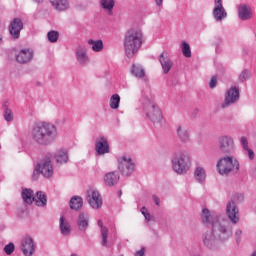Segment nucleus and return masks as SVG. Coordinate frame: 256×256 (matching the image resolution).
<instances>
[{"mask_svg": "<svg viewBox=\"0 0 256 256\" xmlns=\"http://www.w3.org/2000/svg\"><path fill=\"white\" fill-rule=\"evenodd\" d=\"M153 201H154L155 205L159 206V204H160L159 197L153 196Z\"/></svg>", "mask_w": 256, "mask_h": 256, "instance_id": "8fccbe9b", "label": "nucleus"}, {"mask_svg": "<svg viewBox=\"0 0 256 256\" xmlns=\"http://www.w3.org/2000/svg\"><path fill=\"white\" fill-rule=\"evenodd\" d=\"M21 251L25 256H32L35 253V243L30 236H26L22 239Z\"/></svg>", "mask_w": 256, "mask_h": 256, "instance_id": "2eb2a0df", "label": "nucleus"}, {"mask_svg": "<svg viewBox=\"0 0 256 256\" xmlns=\"http://www.w3.org/2000/svg\"><path fill=\"white\" fill-rule=\"evenodd\" d=\"M251 256H256V251H254V252L251 254Z\"/></svg>", "mask_w": 256, "mask_h": 256, "instance_id": "13d9d810", "label": "nucleus"}, {"mask_svg": "<svg viewBox=\"0 0 256 256\" xmlns=\"http://www.w3.org/2000/svg\"><path fill=\"white\" fill-rule=\"evenodd\" d=\"M95 151L97 155H105L110 153L109 141L105 138V136H101L95 141Z\"/></svg>", "mask_w": 256, "mask_h": 256, "instance_id": "f3484780", "label": "nucleus"}, {"mask_svg": "<svg viewBox=\"0 0 256 256\" xmlns=\"http://www.w3.org/2000/svg\"><path fill=\"white\" fill-rule=\"evenodd\" d=\"M98 227L101 228V237H102V242L101 245L102 247H107V239L109 237V229L107 227L103 226V221L98 220Z\"/></svg>", "mask_w": 256, "mask_h": 256, "instance_id": "cd10ccee", "label": "nucleus"}, {"mask_svg": "<svg viewBox=\"0 0 256 256\" xmlns=\"http://www.w3.org/2000/svg\"><path fill=\"white\" fill-rule=\"evenodd\" d=\"M239 101V88L236 86H232L229 90H227L225 94L224 103L221 105L222 109H227V107H231V105H235Z\"/></svg>", "mask_w": 256, "mask_h": 256, "instance_id": "9d476101", "label": "nucleus"}, {"mask_svg": "<svg viewBox=\"0 0 256 256\" xmlns=\"http://www.w3.org/2000/svg\"><path fill=\"white\" fill-rule=\"evenodd\" d=\"M216 169L219 175L227 177L232 171H239V161L231 155H226L217 161Z\"/></svg>", "mask_w": 256, "mask_h": 256, "instance_id": "39448f33", "label": "nucleus"}, {"mask_svg": "<svg viewBox=\"0 0 256 256\" xmlns=\"http://www.w3.org/2000/svg\"><path fill=\"white\" fill-rule=\"evenodd\" d=\"M8 31L12 39H19L21 31H23V21L20 18H14L8 26Z\"/></svg>", "mask_w": 256, "mask_h": 256, "instance_id": "ddd939ff", "label": "nucleus"}, {"mask_svg": "<svg viewBox=\"0 0 256 256\" xmlns=\"http://www.w3.org/2000/svg\"><path fill=\"white\" fill-rule=\"evenodd\" d=\"M36 166H40V173L43 177L49 178L53 176V165L51 164V158H46Z\"/></svg>", "mask_w": 256, "mask_h": 256, "instance_id": "a211bd4d", "label": "nucleus"}, {"mask_svg": "<svg viewBox=\"0 0 256 256\" xmlns=\"http://www.w3.org/2000/svg\"><path fill=\"white\" fill-rule=\"evenodd\" d=\"M245 199V196H243V194H235L234 196V201H237L238 203H243Z\"/></svg>", "mask_w": 256, "mask_h": 256, "instance_id": "a18cd8bd", "label": "nucleus"}, {"mask_svg": "<svg viewBox=\"0 0 256 256\" xmlns=\"http://www.w3.org/2000/svg\"><path fill=\"white\" fill-rule=\"evenodd\" d=\"M156 7L159 8V10L163 9V0H154Z\"/></svg>", "mask_w": 256, "mask_h": 256, "instance_id": "de8ad7c7", "label": "nucleus"}, {"mask_svg": "<svg viewBox=\"0 0 256 256\" xmlns=\"http://www.w3.org/2000/svg\"><path fill=\"white\" fill-rule=\"evenodd\" d=\"M226 217H228V222L233 227V225H237L240 220L239 215V207H237V204L235 203V200H230L226 204Z\"/></svg>", "mask_w": 256, "mask_h": 256, "instance_id": "1a4fd4ad", "label": "nucleus"}, {"mask_svg": "<svg viewBox=\"0 0 256 256\" xmlns=\"http://www.w3.org/2000/svg\"><path fill=\"white\" fill-rule=\"evenodd\" d=\"M89 213L80 212L78 214L77 226L81 233H85L89 229Z\"/></svg>", "mask_w": 256, "mask_h": 256, "instance_id": "4be33fe9", "label": "nucleus"}, {"mask_svg": "<svg viewBox=\"0 0 256 256\" xmlns=\"http://www.w3.org/2000/svg\"><path fill=\"white\" fill-rule=\"evenodd\" d=\"M172 169L177 175H186L191 169V155L189 152L176 151L171 158Z\"/></svg>", "mask_w": 256, "mask_h": 256, "instance_id": "20e7f679", "label": "nucleus"}, {"mask_svg": "<svg viewBox=\"0 0 256 256\" xmlns=\"http://www.w3.org/2000/svg\"><path fill=\"white\" fill-rule=\"evenodd\" d=\"M176 135L181 143H189L191 141V132L185 125L177 126Z\"/></svg>", "mask_w": 256, "mask_h": 256, "instance_id": "412c9836", "label": "nucleus"}, {"mask_svg": "<svg viewBox=\"0 0 256 256\" xmlns=\"http://www.w3.org/2000/svg\"><path fill=\"white\" fill-rule=\"evenodd\" d=\"M241 146L243 147L244 151L246 149H249V141L247 140V137L242 136L240 139Z\"/></svg>", "mask_w": 256, "mask_h": 256, "instance_id": "37998d69", "label": "nucleus"}, {"mask_svg": "<svg viewBox=\"0 0 256 256\" xmlns=\"http://www.w3.org/2000/svg\"><path fill=\"white\" fill-rule=\"evenodd\" d=\"M4 107V119L8 123H11L13 121V111L7 107V102L3 104Z\"/></svg>", "mask_w": 256, "mask_h": 256, "instance_id": "c9c22d12", "label": "nucleus"}, {"mask_svg": "<svg viewBox=\"0 0 256 256\" xmlns=\"http://www.w3.org/2000/svg\"><path fill=\"white\" fill-rule=\"evenodd\" d=\"M213 18L218 23H221L223 19H227V10L223 7V0H214V9L212 11Z\"/></svg>", "mask_w": 256, "mask_h": 256, "instance_id": "f8f14e48", "label": "nucleus"}, {"mask_svg": "<svg viewBox=\"0 0 256 256\" xmlns=\"http://www.w3.org/2000/svg\"><path fill=\"white\" fill-rule=\"evenodd\" d=\"M87 202L92 209H101L103 205V198L99 191L90 189L87 191Z\"/></svg>", "mask_w": 256, "mask_h": 256, "instance_id": "9b49d317", "label": "nucleus"}, {"mask_svg": "<svg viewBox=\"0 0 256 256\" xmlns=\"http://www.w3.org/2000/svg\"><path fill=\"white\" fill-rule=\"evenodd\" d=\"M121 256H123V255H121Z\"/></svg>", "mask_w": 256, "mask_h": 256, "instance_id": "052dcab7", "label": "nucleus"}, {"mask_svg": "<svg viewBox=\"0 0 256 256\" xmlns=\"http://www.w3.org/2000/svg\"><path fill=\"white\" fill-rule=\"evenodd\" d=\"M144 218L146 221H151V213L147 212L145 215H144Z\"/></svg>", "mask_w": 256, "mask_h": 256, "instance_id": "3c124183", "label": "nucleus"}, {"mask_svg": "<svg viewBox=\"0 0 256 256\" xmlns=\"http://www.w3.org/2000/svg\"><path fill=\"white\" fill-rule=\"evenodd\" d=\"M34 3H43L44 0H33Z\"/></svg>", "mask_w": 256, "mask_h": 256, "instance_id": "5fc2aeb1", "label": "nucleus"}, {"mask_svg": "<svg viewBox=\"0 0 256 256\" xmlns=\"http://www.w3.org/2000/svg\"><path fill=\"white\" fill-rule=\"evenodd\" d=\"M118 169L123 177H131L135 173V163L131 157L122 156L118 158Z\"/></svg>", "mask_w": 256, "mask_h": 256, "instance_id": "6e6552de", "label": "nucleus"}, {"mask_svg": "<svg viewBox=\"0 0 256 256\" xmlns=\"http://www.w3.org/2000/svg\"><path fill=\"white\" fill-rule=\"evenodd\" d=\"M120 178L121 177L119 176V172L117 171L108 172L104 176V183L108 187H115V185L119 183Z\"/></svg>", "mask_w": 256, "mask_h": 256, "instance_id": "5701e85b", "label": "nucleus"}, {"mask_svg": "<svg viewBox=\"0 0 256 256\" xmlns=\"http://www.w3.org/2000/svg\"><path fill=\"white\" fill-rule=\"evenodd\" d=\"M238 17L241 21H249L253 19V9L247 4H240L238 6Z\"/></svg>", "mask_w": 256, "mask_h": 256, "instance_id": "6ab92c4d", "label": "nucleus"}, {"mask_svg": "<svg viewBox=\"0 0 256 256\" xmlns=\"http://www.w3.org/2000/svg\"><path fill=\"white\" fill-rule=\"evenodd\" d=\"M192 256H201V254H199V253H194V254H192Z\"/></svg>", "mask_w": 256, "mask_h": 256, "instance_id": "6e6d98bb", "label": "nucleus"}, {"mask_svg": "<svg viewBox=\"0 0 256 256\" xmlns=\"http://www.w3.org/2000/svg\"><path fill=\"white\" fill-rule=\"evenodd\" d=\"M55 159L57 163H67L69 161V155L65 151H59L55 154Z\"/></svg>", "mask_w": 256, "mask_h": 256, "instance_id": "72a5a7b5", "label": "nucleus"}, {"mask_svg": "<svg viewBox=\"0 0 256 256\" xmlns=\"http://www.w3.org/2000/svg\"><path fill=\"white\" fill-rule=\"evenodd\" d=\"M14 251H15V244H13L12 242L8 243L4 247V253H6V255H13Z\"/></svg>", "mask_w": 256, "mask_h": 256, "instance_id": "a19ab883", "label": "nucleus"}, {"mask_svg": "<svg viewBox=\"0 0 256 256\" xmlns=\"http://www.w3.org/2000/svg\"><path fill=\"white\" fill-rule=\"evenodd\" d=\"M122 193H123V192L120 190V191L118 192V195L121 197Z\"/></svg>", "mask_w": 256, "mask_h": 256, "instance_id": "4d7b16f0", "label": "nucleus"}, {"mask_svg": "<svg viewBox=\"0 0 256 256\" xmlns=\"http://www.w3.org/2000/svg\"><path fill=\"white\" fill-rule=\"evenodd\" d=\"M210 89H215L217 87V76H213L209 83Z\"/></svg>", "mask_w": 256, "mask_h": 256, "instance_id": "c03bdc74", "label": "nucleus"}, {"mask_svg": "<svg viewBox=\"0 0 256 256\" xmlns=\"http://www.w3.org/2000/svg\"><path fill=\"white\" fill-rule=\"evenodd\" d=\"M47 39L50 43H57L59 40V32L55 30H51L47 33Z\"/></svg>", "mask_w": 256, "mask_h": 256, "instance_id": "e433bc0d", "label": "nucleus"}, {"mask_svg": "<svg viewBox=\"0 0 256 256\" xmlns=\"http://www.w3.org/2000/svg\"><path fill=\"white\" fill-rule=\"evenodd\" d=\"M140 211H141L142 215H144V216L147 215V213H148L147 208L145 206H143Z\"/></svg>", "mask_w": 256, "mask_h": 256, "instance_id": "603ef678", "label": "nucleus"}, {"mask_svg": "<svg viewBox=\"0 0 256 256\" xmlns=\"http://www.w3.org/2000/svg\"><path fill=\"white\" fill-rule=\"evenodd\" d=\"M88 45H92V51L94 53H101L103 51V40H88Z\"/></svg>", "mask_w": 256, "mask_h": 256, "instance_id": "2f4dec72", "label": "nucleus"}, {"mask_svg": "<svg viewBox=\"0 0 256 256\" xmlns=\"http://www.w3.org/2000/svg\"><path fill=\"white\" fill-rule=\"evenodd\" d=\"M50 3L56 11H67L69 9V1L67 0H50Z\"/></svg>", "mask_w": 256, "mask_h": 256, "instance_id": "393cba45", "label": "nucleus"}, {"mask_svg": "<svg viewBox=\"0 0 256 256\" xmlns=\"http://www.w3.org/2000/svg\"><path fill=\"white\" fill-rule=\"evenodd\" d=\"M36 205L37 207H45L47 205V195L43 191L36 193Z\"/></svg>", "mask_w": 256, "mask_h": 256, "instance_id": "473e14b6", "label": "nucleus"}, {"mask_svg": "<svg viewBox=\"0 0 256 256\" xmlns=\"http://www.w3.org/2000/svg\"><path fill=\"white\" fill-rule=\"evenodd\" d=\"M59 227L62 235H64L65 237L71 235V225L63 216L60 217Z\"/></svg>", "mask_w": 256, "mask_h": 256, "instance_id": "a878e982", "label": "nucleus"}, {"mask_svg": "<svg viewBox=\"0 0 256 256\" xmlns=\"http://www.w3.org/2000/svg\"><path fill=\"white\" fill-rule=\"evenodd\" d=\"M39 175H41V166H35L32 174V180L37 181V179H39Z\"/></svg>", "mask_w": 256, "mask_h": 256, "instance_id": "79ce46f5", "label": "nucleus"}, {"mask_svg": "<svg viewBox=\"0 0 256 256\" xmlns=\"http://www.w3.org/2000/svg\"><path fill=\"white\" fill-rule=\"evenodd\" d=\"M120 103H121V96H119V94H114L110 97L111 109H119Z\"/></svg>", "mask_w": 256, "mask_h": 256, "instance_id": "f704fd0d", "label": "nucleus"}, {"mask_svg": "<svg viewBox=\"0 0 256 256\" xmlns=\"http://www.w3.org/2000/svg\"><path fill=\"white\" fill-rule=\"evenodd\" d=\"M124 51L128 59H133L143 45V32L139 29H130L123 40Z\"/></svg>", "mask_w": 256, "mask_h": 256, "instance_id": "7ed1b4c3", "label": "nucleus"}, {"mask_svg": "<svg viewBox=\"0 0 256 256\" xmlns=\"http://www.w3.org/2000/svg\"><path fill=\"white\" fill-rule=\"evenodd\" d=\"M3 44V34H0V45Z\"/></svg>", "mask_w": 256, "mask_h": 256, "instance_id": "864d4df0", "label": "nucleus"}, {"mask_svg": "<svg viewBox=\"0 0 256 256\" xmlns=\"http://www.w3.org/2000/svg\"><path fill=\"white\" fill-rule=\"evenodd\" d=\"M71 256H79V255H77V254H71Z\"/></svg>", "mask_w": 256, "mask_h": 256, "instance_id": "bf43d9fd", "label": "nucleus"}, {"mask_svg": "<svg viewBox=\"0 0 256 256\" xmlns=\"http://www.w3.org/2000/svg\"><path fill=\"white\" fill-rule=\"evenodd\" d=\"M144 111L146 117L155 125L156 127H161L163 125V112L155 102L149 100L144 106Z\"/></svg>", "mask_w": 256, "mask_h": 256, "instance_id": "423d86ee", "label": "nucleus"}, {"mask_svg": "<svg viewBox=\"0 0 256 256\" xmlns=\"http://www.w3.org/2000/svg\"><path fill=\"white\" fill-rule=\"evenodd\" d=\"M76 61L82 67H85L89 63V55H87V47L78 46L75 50Z\"/></svg>", "mask_w": 256, "mask_h": 256, "instance_id": "dca6fc26", "label": "nucleus"}, {"mask_svg": "<svg viewBox=\"0 0 256 256\" xmlns=\"http://www.w3.org/2000/svg\"><path fill=\"white\" fill-rule=\"evenodd\" d=\"M34 56L35 52L33 49L25 48L16 54V61L17 63H20V65H27V63H31L33 61Z\"/></svg>", "mask_w": 256, "mask_h": 256, "instance_id": "4468645a", "label": "nucleus"}, {"mask_svg": "<svg viewBox=\"0 0 256 256\" xmlns=\"http://www.w3.org/2000/svg\"><path fill=\"white\" fill-rule=\"evenodd\" d=\"M100 5L108 15H113V7H115V0H100Z\"/></svg>", "mask_w": 256, "mask_h": 256, "instance_id": "c756f323", "label": "nucleus"}, {"mask_svg": "<svg viewBox=\"0 0 256 256\" xmlns=\"http://www.w3.org/2000/svg\"><path fill=\"white\" fill-rule=\"evenodd\" d=\"M83 207V198L80 196H73L70 199V209L73 211H79Z\"/></svg>", "mask_w": 256, "mask_h": 256, "instance_id": "bb28decb", "label": "nucleus"}, {"mask_svg": "<svg viewBox=\"0 0 256 256\" xmlns=\"http://www.w3.org/2000/svg\"><path fill=\"white\" fill-rule=\"evenodd\" d=\"M194 179L197 181V183L203 185L207 179V172L205 171V168L197 166L194 170Z\"/></svg>", "mask_w": 256, "mask_h": 256, "instance_id": "b1692460", "label": "nucleus"}, {"mask_svg": "<svg viewBox=\"0 0 256 256\" xmlns=\"http://www.w3.org/2000/svg\"><path fill=\"white\" fill-rule=\"evenodd\" d=\"M182 47V55H184V57L189 58L191 57V46H189V43L183 41L181 44Z\"/></svg>", "mask_w": 256, "mask_h": 256, "instance_id": "58836bf2", "label": "nucleus"}, {"mask_svg": "<svg viewBox=\"0 0 256 256\" xmlns=\"http://www.w3.org/2000/svg\"><path fill=\"white\" fill-rule=\"evenodd\" d=\"M218 151L222 155H233L235 153V140L229 135H221L218 137Z\"/></svg>", "mask_w": 256, "mask_h": 256, "instance_id": "0eeeda50", "label": "nucleus"}, {"mask_svg": "<svg viewBox=\"0 0 256 256\" xmlns=\"http://www.w3.org/2000/svg\"><path fill=\"white\" fill-rule=\"evenodd\" d=\"M234 239L237 245H241V241L243 239V230H241V228H237L235 230Z\"/></svg>", "mask_w": 256, "mask_h": 256, "instance_id": "ea45409f", "label": "nucleus"}, {"mask_svg": "<svg viewBox=\"0 0 256 256\" xmlns=\"http://www.w3.org/2000/svg\"><path fill=\"white\" fill-rule=\"evenodd\" d=\"M159 63L161 64L164 75H167L173 67V60L167 56V52H162L160 54Z\"/></svg>", "mask_w": 256, "mask_h": 256, "instance_id": "aec40b11", "label": "nucleus"}, {"mask_svg": "<svg viewBox=\"0 0 256 256\" xmlns=\"http://www.w3.org/2000/svg\"><path fill=\"white\" fill-rule=\"evenodd\" d=\"M201 219L206 227L211 225V230L202 233V243L207 249L215 251L219 248V243H227L233 239V226L221 213L204 208Z\"/></svg>", "mask_w": 256, "mask_h": 256, "instance_id": "f257e3e1", "label": "nucleus"}, {"mask_svg": "<svg viewBox=\"0 0 256 256\" xmlns=\"http://www.w3.org/2000/svg\"><path fill=\"white\" fill-rule=\"evenodd\" d=\"M31 139L40 147H49L57 140V126L48 122H38L32 126Z\"/></svg>", "mask_w": 256, "mask_h": 256, "instance_id": "f03ea898", "label": "nucleus"}, {"mask_svg": "<svg viewBox=\"0 0 256 256\" xmlns=\"http://www.w3.org/2000/svg\"><path fill=\"white\" fill-rule=\"evenodd\" d=\"M247 79H251V72L248 69H244L238 76V82L245 83Z\"/></svg>", "mask_w": 256, "mask_h": 256, "instance_id": "4c0bfd02", "label": "nucleus"}, {"mask_svg": "<svg viewBox=\"0 0 256 256\" xmlns=\"http://www.w3.org/2000/svg\"><path fill=\"white\" fill-rule=\"evenodd\" d=\"M135 256H145V248H142V249L138 250L135 253Z\"/></svg>", "mask_w": 256, "mask_h": 256, "instance_id": "09e8293b", "label": "nucleus"}, {"mask_svg": "<svg viewBox=\"0 0 256 256\" xmlns=\"http://www.w3.org/2000/svg\"><path fill=\"white\" fill-rule=\"evenodd\" d=\"M22 199L24 203L31 205L33 201H35V197H33V190L26 188L22 190Z\"/></svg>", "mask_w": 256, "mask_h": 256, "instance_id": "7c9ffc66", "label": "nucleus"}, {"mask_svg": "<svg viewBox=\"0 0 256 256\" xmlns=\"http://www.w3.org/2000/svg\"><path fill=\"white\" fill-rule=\"evenodd\" d=\"M244 151H247L250 161H253L255 159V152L252 149L248 148Z\"/></svg>", "mask_w": 256, "mask_h": 256, "instance_id": "49530a36", "label": "nucleus"}, {"mask_svg": "<svg viewBox=\"0 0 256 256\" xmlns=\"http://www.w3.org/2000/svg\"><path fill=\"white\" fill-rule=\"evenodd\" d=\"M130 73L137 77L138 79H143L145 77V69L140 64H133Z\"/></svg>", "mask_w": 256, "mask_h": 256, "instance_id": "c85d7f7f", "label": "nucleus"}]
</instances>
